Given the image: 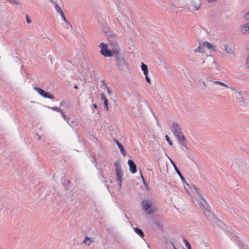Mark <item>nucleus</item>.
I'll use <instances>...</instances> for the list:
<instances>
[{
    "label": "nucleus",
    "mask_w": 249,
    "mask_h": 249,
    "mask_svg": "<svg viewBox=\"0 0 249 249\" xmlns=\"http://www.w3.org/2000/svg\"><path fill=\"white\" fill-rule=\"evenodd\" d=\"M90 238L87 236H86L85 239L83 241V243L87 245L88 246H89L91 241H89Z\"/></svg>",
    "instance_id": "obj_21"
},
{
    "label": "nucleus",
    "mask_w": 249,
    "mask_h": 249,
    "mask_svg": "<svg viewBox=\"0 0 249 249\" xmlns=\"http://www.w3.org/2000/svg\"><path fill=\"white\" fill-rule=\"evenodd\" d=\"M102 82L103 85H106V81H105V80H102Z\"/></svg>",
    "instance_id": "obj_40"
},
{
    "label": "nucleus",
    "mask_w": 249,
    "mask_h": 249,
    "mask_svg": "<svg viewBox=\"0 0 249 249\" xmlns=\"http://www.w3.org/2000/svg\"><path fill=\"white\" fill-rule=\"evenodd\" d=\"M125 216L127 219H128V217H127V215H126V214H125Z\"/></svg>",
    "instance_id": "obj_47"
},
{
    "label": "nucleus",
    "mask_w": 249,
    "mask_h": 249,
    "mask_svg": "<svg viewBox=\"0 0 249 249\" xmlns=\"http://www.w3.org/2000/svg\"><path fill=\"white\" fill-rule=\"evenodd\" d=\"M215 0H208V1L209 2H212V1H215Z\"/></svg>",
    "instance_id": "obj_44"
},
{
    "label": "nucleus",
    "mask_w": 249,
    "mask_h": 249,
    "mask_svg": "<svg viewBox=\"0 0 249 249\" xmlns=\"http://www.w3.org/2000/svg\"><path fill=\"white\" fill-rule=\"evenodd\" d=\"M187 186H189V184L187 183H186Z\"/></svg>",
    "instance_id": "obj_48"
},
{
    "label": "nucleus",
    "mask_w": 249,
    "mask_h": 249,
    "mask_svg": "<svg viewBox=\"0 0 249 249\" xmlns=\"http://www.w3.org/2000/svg\"><path fill=\"white\" fill-rule=\"evenodd\" d=\"M118 147L121 151V154L124 156H126V152H125V151L124 149V147L123 146V145L122 144H119V146H118Z\"/></svg>",
    "instance_id": "obj_18"
},
{
    "label": "nucleus",
    "mask_w": 249,
    "mask_h": 249,
    "mask_svg": "<svg viewBox=\"0 0 249 249\" xmlns=\"http://www.w3.org/2000/svg\"><path fill=\"white\" fill-rule=\"evenodd\" d=\"M128 164L131 173L132 174L136 173L137 172V167L134 161L132 160H128Z\"/></svg>",
    "instance_id": "obj_9"
},
{
    "label": "nucleus",
    "mask_w": 249,
    "mask_h": 249,
    "mask_svg": "<svg viewBox=\"0 0 249 249\" xmlns=\"http://www.w3.org/2000/svg\"><path fill=\"white\" fill-rule=\"evenodd\" d=\"M26 20H27V22L28 23H31V19H30L28 18V17H27V18H26Z\"/></svg>",
    "instance_id": "obj_37"
},
{
    "label": "nucleus",
    "mask_w": 249,
    "mask_h": 249,
    "mask_svg": "<svg viewBox=\"0 0 249 249\" xmlns=\"http://www.w3.org/2000/svg\"><path fill=\"white\" fill-rule=\"evenodd\" d=\"M202 84H203V86H204L205 87H207V85H206V84L205 82H202Z\"/></svg>",
    "instance_id": "obj_43"
},
{
    "label": "nucleus",
    "mask_w": 249,
    "mask_h": 249,
    "mask_svg": "<svg viewBox=\"0 0 249 249\" xmlns=\"http://www.w3.org/2000/svg\"><path fill=\"white\" fill-rule=\"evenodd\" d=\"M247 66L249 68V57L247 59V62H246Z\"/></svg>",
    "instance_id": "obj_34"
},
{
    "label": "nucleus",
    "mask_w": 249,
    "mask_h": 249,
    "mask_svg": "<svg viewBox=\"0 0 249 249\" xmlns=\"http://www.w3.org/2000/svg\"><path fill=\"white\" fill-rule=\"evenodd\" d=\"M140 172H141V171H140ZM141 176L142 178V181H143V184H145L144 178H143V176H142V172H141Z\"/></svg>",
    "instance_id": "obj_35"
},
{
    "label": "nucleus",
    "mask_w": 249,
    "mask_h": 249,
    "mask_svg": "<svg viewBox=\"0 0 249 249\" xmlns=\"http://www.w3.org/2000/svg\"><path fill=\"white\" fill-rule=\"evenodd\" d=\"M171 130L175 138L177 139L178 143H180L183 147H184L186 150H188V148L185 143L186 138L182 132L181 128L179 126L178 124L176 122H173Z\"/></svg>",
    "instance_id": "obj_1"
},
{
    "label": "nucleus",
    "mask_w": 249,
    "mask_h": 249,
    "mask_svg": "<svg viewBox=\"0 0 249 249\" xmlns=\"http://www.w3.org/2000/svg\"><path fill=\"white\" fill-rule=\"evenodd\" d=\"M183 241L185 243V245L187 249H191V245L186 239H183Z\"/></svg>",
    "instance_id": "obj_26"
},
{
    "label": "nucleus",
    "mask_w": 249,
    "mask_h": 249,
    "mask_svg": "<svg viewBox=\"0 0 249 249\" xmlns=\"http://www.w3.org/2000/svg\"><path fill=\"white\" fill-rule=\"evenodd\" d=\"M37 136H38V139L40 140V136L39 135H37Z\"/></svg>",
    "instance_id": "obj_46"
},
{
    "label": "nucleus",
    "mask_w": 249,
    "mask_h": 249,
    "mask_svg": "<svg viewBox=\"0 0 249 249\" xmlns=\"http://www.w3.org/2000/svg\"><path fill=\"white\" fill-rule=\"evenodd\" d=\"M48 108L52 109L53 111H55L58 112H61V109L57 107H48Z\"/></svg>",
    "instance_id": "obj_25"
},
{
    "label": "nucleus",
    "mask_w": 249,
    "mask_h": 249,
    "mask_svg": "<svg viewBox=\"0 0 249 249\" xmlns=\"http://www.w3.org/2000/svg\"><path fill=\"white\" fill-rule=\"evenodd\" d=\"M197 204L203 211L204 214L207 217V219L211 221L216 220L214 215H213L209 208V206L207 202L204 199L203 196L202 197H197L196 198Z\"/></svg>",
    "instance_id": "obj_2"
},
{
    "label": "nucleus",
    "mask_w": 249,
    "mask_h": 249,
    "mask_svg": "<svg viewBox=\"0 0 249 249\" xmlns=\"http://www.w3.org/2000/svg\"><path fill=\"white\" fill-rule=\"evenodd\" d=\"M241 32L243 34L249 33V23L244 24L241 28Z\"/></svg>",
    "instance_id": "obj_13"
},
{
    "label": "nucleus",
    "mask_w": 249,
    "mask_h": 249,
    "mask_svg": "<svg viewBox=\"0 0 249 249\" xmlns=\"http://www.w3.org/2000/svg\"><path fill=\"white\" fill-rule=\"evenodd\" d=\"M234 95L237 102L242 103L244 102V98L240 91L234 89Z\"/></svg>",
    "instance_id": "obj_11"
},
{
    "label": "nucleus",
    "mask_w": 249,
    "mask_h": 249,
    "mask_svg": "<svg viewBox=\"0 0 249 249\" xmlns=\"http://www.w3.org/2000/svg\"><path fill=\"white\" fill-rule=\"evenodd\" d=\"M244 18L246 20H249V11L246 14H245Z\"/></svg>",
    "instance_id": "obj_30"
},
{
    "label": "nucleus",
    "mask_w": 249,
    "mask_h": 249,
    "mask_svg": "<svg viewBox=\"0 0 249 249\" xmlns=\"http://www.w3.org/2000/svg\"><path fill=\"white\" fill-rule=\"evenodd\" d=\"M103 182L104 183V184L106 185V186H107V181L106 180H103Z\"/></svg>",
    "instance_id": "obj_41"
},
{
    "label": "nucleus",
    "mask_w": 249,
    "mask_h": 249,
    "mask_svg": "<svg viewBox=\"0 0 249 249\" xmlns=\"http://www.w3.org/2000/svg\"><path fill=\"white\" fill-rule=\"evenodd\" d=\"M74 88L75 89H78V87L77 86H74Z\"/></svg>",
    "instance_id": "obj_45"
},
{
    "label": "nucleus",
    "mask_w": 249,
    "mask_h": 249,
    "mask_svg": "<svg viewBox=\"0 0 249 249\" xmlns=\"http://www.w3.org/2000/svg\"><path fill=\"white\" fill-rule=\"evenodd\" d=\"M61 17H62V19L65 21H66V22H67V20L65 17V15L63 13V12H62V13L60 14Z\"/></svg>",
    "instance_id": "obj_31"
},
{
    "label": "nucleus",
    "mask_w": 249,
    "mask_h": 249,
    "mask_svg": "<svg viewBox=\"0 0 249 249\" xmlns=\"http://www.w3.org/2000/svg\"><path fill=\"white\" fill-rule=\"evenodd\" d=\"M101 98L102 100H104V108L106 111L108 109V101L107 98L105 96L103 93H102L100 95Z\"/></svg>",
    "instance_id": "obj_14"
},
{
    "label": "nucleus",
    "mask_w": 249,
    "mask_h": 249,
    "mask_svg": "<svg viewBox=\"0 0 249 249\" xmlns=\"http://www.w3.org/2000/svg\"><path fill=\"white\" fill-rule=\"evenodd\" d=\"M200 5L199 4H193V7L195 10H198L200 7Z\"/></svg>",
    "instance_id": "obj_27"
},
{
    "label": "nucleus",
    "mask_w": 249,
    "mask_h": 249,
    "mask_svg": "<svg viewBox=\"0 0 249 249\" xmlns=\"http://www.w3.org/2000/svg\"><path fill=\"white\" fill-rule=\"evenodd\" d=\"M168 158L171 162V163H172V165L173 166L174 168V169L176 171V172H177V173L178 174V175L179 176V177L180 178L181 180L182 181H184L185 180V178H184V177L182 176V175H181V173L180 172L179 170L178 169V167H177L176 165V163H175V162L171 159H170L169 157H168Z\"/></svg>",
    "instance_id": "obj_10"
},
{
    "label": "nucleus",
    "mask_w": 249,
    "mask_h": 249,
    "mask_svg": "<svg viewBox=\"0 0 249 249\" xmlns=\"http://www.w3.org/2000/svg\"><path fill=\"white\" fill-rule=\"evenodd\" d=\"M99 175H100V176H101L102 178H105V177H104L103 175H102V174L101 172L99 173Z\"/></svg>",
    "instance_id": "obj_39"
},
{
    "label": "nucleus",
    "mask_w": 249,
    "mask_h": 249,
    "mask_svg": "<svg viewBox=\"0 0 249 249\" xmlns=\"http://www.w3.org/2000/svg\"><path fill=\"white\" fill-rule=\"evenodd\" d=\"M165 139L167 142H168L169 144L170 145H172L173 143L170 140L169 136L168 135H165Z\"/></svg>",
    "instance_id": "obj_28"
},
{
    "label": "nucleus",
    "mask_w": 249,
    "mask_h": 249,
    "mask_svg": "<svg viewBox=\"0 0 249 249\" xmlns=\"http://www.w3.org/2000/svg\"><path fill=\"white\" fill-rule=\"evenodd\" d=\"M203 47L207 48L208 49H210L213 51H215L214 46L211 43L208 41H204L202 43Z\"/></svg>",
    "instance_id": "obj_12"
},
{
    "label": "nucleus",
    "mask_w": 249,
    "mask_h": 249,
    "mask_svg": "<svg viewBox=\"0 0 249 249\" xmlns=\"http://www.w3.org/2000/svg\"><path fill=\"white\" fill-rule=\"evenodd\" d=\"M61 115V116L64 119V120H66V117L65 115L63 113V112L61 110V112H59Z\"/></svg>",
    "instance_id": "obj_33"
},
{
    "label": "nucleus",
    "mask_w": 249,
    "mask_h": 249,
    "mask_svg": "<svg viewBox=\"0 0 249 249\" xmlns=\"http://www.w3.org/2000/svg\"><path fill=\"white\" fill-rule=\"evenodd\" d=\"M196 52L203 53L204 52L203 46H199L196 50Z\"/></svg>",
    "instance_id": "obj_22"
},
{
    "label": "nucleus",
    "mask_w": 249,
    "mask_h": 249,
    "mask_svg": "<svg viewBox=\"0 0 249 249\" xmlns=\"http://www.w3.org/2000/svg\"><path fill=\"white\" fill-rule=\"evenodd\" d=\"M213 83L216 85H219L222 86L223 87H226L227 88H229V86L228 85H227L226 84H225L222 82H220V81H214Z\"/></svg>",
    "instance_id": "obj_20"
},
{
    "label": "nucleus",
    "mask_w": 249,
    "mask_h": 249,
    "mask_svg": "<svg viewBox=\"0 0 249 249\" xmlns=\"http://www.w3.org/2000/svg\"><path fill=\"white\" fill-rule=\"evenodd\" d=\"M93 107H94L95 108H96H96H97V105H96V104H93Z\"/></svg>",
    "instance_id": "obj_42"
},
{
    "label": "nucleus",
    "mask_w": 249,
    "mask_h": 249,
    "mask_svg": "<svg viewBox=\"0 0 249 249\" xmlns=\"http://www.w3.org/2000/svg\"><path fill=\"white\" fill-rule=\"evenodd\" d=\"M55 8L57 12L59 14L63 12L61 7L56 4H55Z\"/></svg>",
    "instance_id": "obj_23"
},
{
    "label": "nucleus",
    "mask_w": 249,
    "mask_h": 249,
    "mask_svg": "<svg viewBox=\"0 0 249 249\" xmlns=\"http://www.w3.org/2000/svg\"><path fill=\"white\" fill-rule=\"evenodd\" d=\"M94 162H95V166L96 167V168L98 169V170H100L101 168H98L97 166V162L95 161V160L94 159L93 160Z\"/></svg>",
    "instance_id": "obj_36"
},
{
    "label": "nucleus",
    "mask_w": 249,
    "mask_h": 249,
    "mask_svg": "<svg viewBox=\"0 0 249 249\" xmlns=\"http://www.w3.org/2000/svg\"><path fill=\"white\" fill-rule=\"evenodd\" d=\"M108 40L109 41V45L112 50L114 51V53H115L116 50L118 51H120V49L118 45V37L116 34H109L108 36Z\"/></svg>",
    "instance_id": "obj_4"
},
{
    "label": "nucleus",
    "mask_w": 249,
    "mask_h": 249,
    "mask_svg": "<svg viewBox=\"0 0 249 249\" xmlns=\"http://www.w3.org/2000/svg\"><path fill=\"white\" fill-rule=\"evenodd\" d=\"M34 89L38 92V93L42 96V97L45 98L49 99H53L54 96L52 94H51L49 92L45 91L44 90L38 87H34Z\"/></svg>",
    "instance_id": "obj_8"
},
{
    "label": "nucleus",
    "mask_w": 249,
    "mask_h": 249,
    "mask_svg": "<svg viewBox=\"0 0 249 249\" xmlns=\"http://www.w3.org/2000/svg\"><path fill=\"white\" fill-rule=\"evenodd\" d=\"M114 166L116 170V174L117 177V181L120 187H121L122 184L123 173L119 161H116L114 162Z\"/></svg>",
    "instance_id": "obj_5"
},
{
    "label": "nucleus",
    "mask_w": 249,
    "mask_h": 249,
    "mask_svg": "<svg viewBox=\"0 0 249 249\" xmlns=\"http://www.w3.org/2000/svg\"><path fill=\"white\" fill-rule=\"evenodd\" d=\"M193 188L196 191V192L197 194L198 197H202V195L201 194V192L198 188H197L195 186H193Z\"/></svg>",
    "instance_id": "obj_19"
},
{
    "label": "nucleus",
    "mask_w": 249,
    "mask_h": 249,
    "mask_svg": "<svg viewBox=\"0 0 249 249\" xmlns=\"http://www.w3.org/2000/svg\"><path fill=\"white\" fill-rule=\"evenodd\" d=\"M106 89H107V93L109 94V95H110L111 93V91L110 89L109 88V87H106Z\"/></svg>",
    "instance_id": "obj_32"
},
{
    "label": "nucleus",
    "mask_w": 249,
    "mask_h": 249,
    "mask_svg": "<svg viewBox=\"0 0 249 249\" xmlns=\"http://www.w3.org/2000/svg\"><path fill=\"white\" fill-rule=\"evenodd\" d=\"M141 68H142V70L143 71V74L144 75L145 74H148V70L147 66L146 65H145V64H144L143 63H142V64H141Z\"/></svg>",
    "instance_id": "obj_17"
},
{
    "label": "nucleus",
    "mask_w": 249,
    "mask_h": 249,
    "mask_svg": "<svg viewBox=\"0 0 249 249\" xmlns=\"http://www.w3.org/2000/svg\"><path fill=\"white\" fill-rule=\"evenodd\" d=\"M6 1L14 5H18L19 3V2L17 0H6Z\"/></svg>",
    "instance_id": "obj_24"
},
{
    "label": "nucleus",
    "mask_w": 249,
    "mask_h": 249,
    "mask_svg": "<svg viewBox=\"0 0 249 249\" xmlns=\"http://www.w3.org/2000/svg\"><path fill=\"white\" fill-rule=\"evenodd\" d=\"M144 75H145V78L146 82L147 83H148L149 84H151V80H150V79L149 78V77H148V74H145Z\"/></svg>",
    "instance_id": "obj_29"
},
{
    "label": "nucleus",
    "mask_w": 249,
    "mask_h": 249,
    "mask_svg": "<svg viewBox=\"0 0 249 249\" xmlns=\"http://www.w3.org/2000/svg\"><path fill=\"white\" fill-rule=\"evenodd\" d=\"M225 51L227 53L229 54H233L234 50H233L231 46H230L228 45H225Z\"/></svg>",
    "instance_id": "obj_15"
},
{
    "label": "nucleus",
    "mask_w": 249,
    "mask_h": 249,
    "mask_svg": "<svg viewBox=\"0 0 249 249\" xmlns=\"http://www.w3.org/2000/svg\"><path fill=\"white\" fill-rule=\"evenodd\" d=\"M142 209L147 214H152L155 212L152 206V202L150 200H144L142 202Z\"/></svg>",
    "instance_id": "obj_6"
},
{
    "label": "nucleus",
    "mask_w": 249,
    "mask_h": 249,
    "mask_svg": "<svg viewBox=\"0 0 249 249\" xmlns=\"http://www.w3.org/2000/svg\"><path fill=\"white\" fill-rule=\"evenodd\" d=\"M114 141H115V143L117 144L118 146H119V144H121V143L118 142V140H114Z\"/></svg>",
    "instance_id": "obj_38"
},
{
    "label": "nucleus",
    "mask_w": 249,
    "mask_h": 249,
    "mask_svg": "<svg viewBox=\"0 0 249 249\" xmlns=\"http://www.w3.org/2000/svg\"><path fill=\"white\" fill-rule=\"evenodd\" d=\"M134 231L141 237H142V238L144 237V233L141 229H140L137 227H135L134 229Z\"/></svg>",
    "instance_id": "obj_16"
},
{
    "label": "nucleus",
    "mask_w": 249,
    "mask_h": 249,
    "mask_svg": "<svg viewBox=\"0 0 249 249\" xmlns=\"http://www.w3.org/2000/svg\"><path fill=\"white\" fill-rule=\"evenodd\" d=\"M100 47H101L100 53L102 55L105 57H111L113 55L114 56V51L112 50L111 48V49H107V46L106 44L101 42L100 44Z\"/></svg>",
    "instance_id": "obj_7"
},
{
    "label": "nucleus",
    "mask_w": 249,
    "mask_h": 249,
    "mask_svg": "<svg viewBox=\"0 0 249 249\" xmlns=\"http://www.w3.org/2000/svg\"><path fill=\"white\" fill-rule=\"evenodd\" d=\"M114 57L118 69L120 71H124L127 68V64L123 54L120 53V51L116 50L114 53Z\"/></svg>",
    "instance_id": "obj_3"
}]
</instances>
